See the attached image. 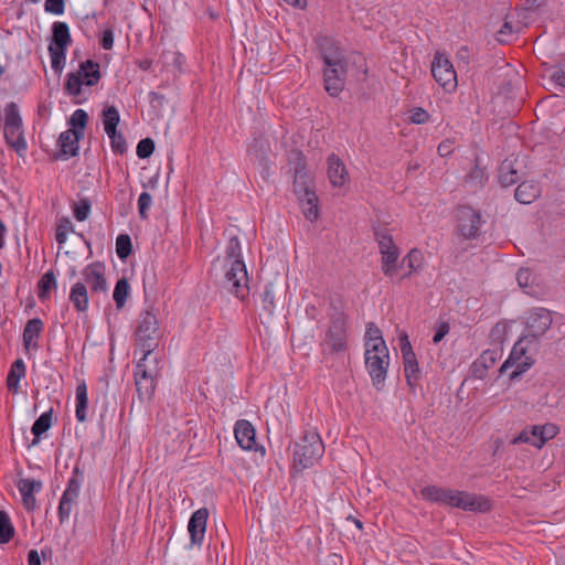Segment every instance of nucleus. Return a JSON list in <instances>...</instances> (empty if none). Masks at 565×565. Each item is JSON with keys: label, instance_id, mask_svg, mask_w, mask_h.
Segmentation results:
<instances>
[{"label": "nucleus", "instance_id": "1", "mask_svg": "<svg viewBox=\"0 0 565 565\" xmlns=\"http://www.w3.org/2000/svg\"><path fill=\"white\" fill-rule=\"evenodd\" d=\"M390 362V350L382 331L376 324L367 323L364 335V363L371 381L377 390L386 380Z\"/></svg>", "mask_w": 565, "mask_h": 565}, {"label": "nucleus", "instance_id": "2", "mask_svg": "<svg viewBox=\"0 0 565 565\" xmlns=\"http://www.w3.org/2000/svg\"><path fill=\"white\" fill-rule=\"evenodd\" d=\"M223 269L225 287L234 296L244 298L248 290V276L246 265L242 258L241 242L236 236L230 237L227 242Z\"/></svg>", "mask_w": 565, "mask_h": 565}, {"label": "nucleus", "instance_id": "3", "mask_svg": "<svg viewBox=\"0 0 565 565\" xmlns=\"http://www.w3.org/2000/svg\"><path fill=\"white\" fill-rule=\"evenodd\" d=\"M420 494L422 498L427 501L467 511L483 512L490 509V503L487 498L465 491L428 486L420 491Z\"/></svg>", "mask_w": 565, "mask_h": 565}, {"label": "nucleus", "instance_id": "4", "mask_svg": "<svg viewBox=\"0 0 565 565\" xmlns=\"http://www.w3.org/2000/svg\"><path fill=\"white\" fill-rule=\"evenodd\" d=\"M324 63V87L331 96H338L344 87L347 64L341 47L333 41L324 39L320 43Z\"/></svg>", "mask_w": 565, "mask_h": 565}, {"label": "nucleus", "instance_id": "5", "mask_svg": "<svg viewBox=\"0 0 565 565\" xmlns=\"http://www.w3.org/2000/svg\"><path fill=\"white\" fill-rule=\"evenodd\" d=\"M100 79V66L90 60L81 62L78 67L66 75L65 92L73 97L77 104L88 99L92 88Z\"/></svg>", "mask_w": 565, "mask_h": 565}, {"label": "nucleus", "instance_id": "6", "mask_svg": "<svg viewBox=\"0 0 565 565\" xmlns=\"http://www.w3.org/2000/svg\"><path fill=\"white\" fill-rule=\"evenodd\" d=\"M158 316L159 310L153 306L147 307L138 316L135 339L142 356L152 358V352L162 337Z\"/></svg>", "mask_w": 565, "mask_h": 565}, {"label": "nucleus", "instance_id": "7", "mask_svg": "<svg viewBox=\"0 0 565 565\" xmlns=\"http://www.w3.org/2000/svg\"><path fill=\"white\" fill-rule=\"evenodd\" d=\"M294 193L306 220L309 222L318 221L320 206L316 184L313 178L303 169L297 170L295 173Z\"/></svg>", "mask_w": 565, "mask_h": 565}, {"label": "nucleus", "instance_id": "8", "mask_svg": "<svg viewBox=\"0 0 565 565\" xmlns=\"http://www.w3.org/2000/svg\"><path fill=\"white\" fill-rule=\"evenodd\" d=\"M88 122V114L84 109H76L67 120L68 128L57 140L60 157L67 160L75 157L79 150V141L84 138Z\"/></svg>", "mask_w": 565, "mask_h": 565}, {"label": "nucleus", "instance_id": "9", "mask_svg": "<svg viewBox=\"0 0 565 565\" xmlns=\"http://www.w3.org/2000/svg\"><path fill=\"white\" fill-rule=\"evenodd\" d=\"M324 454V445L317 431H308L302 439L295 445L292 468L302 471L315 466Z\"/></svg>", "mask_w": 565, "mask_h": 565}, {"label": "nucleus", "instance_id": "10", "mask_svg": "<svg viewBox=\"0 0 565 565\" xmlns=\"http://www.w3.org/2000/svg\"><path fill=\"white\" fill-rule=\"evenodd\" d=\"M53 34L49 43L51 67L56 73H62L66 64V52L71 44L70 28L65 22H54Z\"/></svg>", "mask_w": 565, "mask_h": 565}, {"label": "nucleus", "instance_id": "11", "mask_svg": "<svg viewBox=\"0 0 565 565\" xmlns=\"http://www.w3.org/2000/svg\"><path fill=\"white\" fill-rule=\"evenodd\" d=\"M559 433V427L554 423H545L542 425H530L521 430L513 438L512 444H529L536 449H542L545 444L554 439Z\"/></svg>", "mask_w": 565, "mask_h": 565}, {"label": "nucleus", "instance_id": "12", "mask_svg": "<svg viewBox=\"0 0 565 565\" xmlns=\"http://www.w3.org/2000/svg\"><path fill=\"white\" fill-rule=\"evenodd\" d=\"M158 374L157 359L141 356L135 371V381L139 395L150 398L154 392V377Z\"/></svg>", "mask_w": 565, "mask_h": 565}, {"label": "nucleus", "instance_id": "13", "mask_svg": "<svg viewBox=\"0 0 565 565\" xmlns=\"http://www.w3.org/2000/svg\"><path fill=\"white\" fill-rule=\"evenodd\" d=\"M431 74L435 81L448 93L456 90L458 81L457 73L449 57L437 52L431 63Z\"/></svg>", "mask_w": 565, "mask_h": 565}, {"label": "nucleus", "instance_id": "14", "mask_svg": "<svg viewBox=\"0 0 565 565\" xmlns=\"http://www.w3.org/2000/svg\"><path fill=\"white\" fill-rule=\"evenodd\" d=\"M456 234L459 238L471 241L478 237L481 226V215L470 206H461L456 214Z\"/></svg>", "mask_w": 565, "mask_h": 565}, {"label": "nucleus", "instance_id": "15", "mask_svg": "<svg viewBox=\"0 0 565 565\" xmlns=\"http://www.w3.org/2000/svg\"><path fill=\"white\" fill-rule=\"evenodd\" d=\"M533 364L534 359L527 354V348L523 340H520L513 345L508 360L501 365L500 372L512 370L510 377L513 380L525 373Z\"/></svg>", "mask_w": 565, "mask_h": 565}, {"label": "nucleus", "instance_id": "16", "mask_svg": "<svg viewBox=\"0 0 565 565\" xmlns=\"http://www.w3.org/2000/svg\"><path fill=\"white\" fill-rule=\"evenodd\" d=\"M82 282L90 289L92 296L108 291V282L106 279V267L102 263H92L87 265L81 273Z\"/></svg>", "mask_w": 565, "mask_h": 565}, {"label": "nucleus", "instance_id": "17", "mask_svg": "<svg viewBox=\"0 0 565 565\" xmlns=\"http://www.w3.org/2000/svg\"><path fill=\"white\" fill-rule=\"evenodd\" d=\"M401 353L403 358L404 373L407 384L414 388L420 377V370L416 354L412 348L408 335L403 333L399 338Z\"/></svg>", "mask_w": 565, "mask_h": 565}, {"label": "nucleus", "instance_id": "18", "mask_svg": "<svg viewBox=\"0 0 565 565\" xmlns=\"http://www.w3.org/2000/svg\"><path fill=\"white\" fill-rule=\"evenodd\" d=\"M552 323V312L544 308L532 309L525 319L526 331L532 337L543 335L551 328Z\"/></svg>", "mask_w": 565, "mask_h": 565}, {"label": "nucleus", "instance_id": "19", "mask_svg": "<svg viewBox=\"0 0 565 565\" xmlns=\"http://www.w3.org/2000/svg\"><path fill=\"white\" fill-rule=\"evenodd\" d=\"M326 351L331 353L342 352L347 348V329L343 320L334 321L329 328L323 341Z\"/></svg>", "mask_w": 565, "mask_h": 565}, {"label": "nucleus", "instance_id": "20", "mask_svg": "<svg viewBox=\"0 0 565 565\" xmlns=\"http://www.w3.org/2000/svg\"><path fill=\"white\" fill-rule=\"evenodd\" d=\"M328 179L331 186L339 190H344L350 181L345 164L334 154L328 158Z\"/></svg>", "mask_w": 565, "mask_h": 565}, {"label": "nucleus", "instance_id": "21", "mask_svg": "<svg viewBox=\"0 0 565 565\" xmlns=\"http://www.w3.org/2000/svg\"><path fill=\"white\" fill-rule=\"evenodd\" d=\"M81 492V482L76 479H71L67 483V487L61 498L58 505V516L63 522L67 520L71 515L73 505L78 499Z\"/></svg>", "mask_w": 565, "mask_h": 565}, {"label": "nucleus", "instance_id": "22", "mask_svg": "<svg viewBox=\"0 0 565 565\" xmlns=\"http://www.w3.org/2000/svg\"><path fill=\"white\" fill-rule=\"evenodd\" d=\"M234 435L237 444L244 450H257L256 431L254 426L245 419L235 424Z\"/></svg>", "mask_w": 565, "mask_h": 565}, {"label": "nucleus", "instance_id": "23", "mask_svg": "<svg viewBox=\"0 0 565 565\" xmlns=\"http://www.w3.org/2000/svg\"><path fill=\"white\" fill-rule=\"evenodd\" d=\"M207 516L209 513L206 509H199L191 515L188 524V531L190 533L192 544L200 545L203 542Z\"/></svg>", "mask_w": 565, "mask_h": 565}, {"label": "nucleus", "instance_id": "24", "mask_svg": "<svg viewBox=\"0 0 565 565\" xmlns=\"http://www.w3.org/2000/svg\"><path fill=\"white\" fill-rule=\"evenodd\" d=\"M44 324L39 318L29 320L23 330V347L28 353L35 352L39 349V339L43 332Z\"/></svg>", "mask_w": 565, "mask_h": 565}, {"label": "nucleus", "instance_id": "25", "mask_svg": "<svg viewBox=\"0 0 565 565\" xmlns=\"http://www.w3.org/2000/svg\"><path fill=\"white\" fill-rule=\"evenodd\" d=\"M42 488V483L38 480L25 478L21 479L18 482V490L21 494L23 505L28 510H33L35 508V497L34 492H39Z\"/></svg>", "mask_w": 565, "mask_h": 565}, {"label": "nucleus", "instance_id": "26", "mask_svg": "<svg viewBox=\"0 0 565 565\" xmlns=\"http://www.w3.org/2000/svg\"><path fill=\"white\" fill-rule=\"evenodd\" d=\"M3 136L7 142L22 157L25 154L28 143L23 132V126L20 127H3Z\"/></svg>", "mask_w": 565, "mask_h": 565}, {"label": "nucleus", "instance_id": "27", "mask_svg": "<svg viewBox=\"0 0 565 565\" xmlns=\"http://www.w3.org/2000/svg\"><path fill=\"white\" fill-rule=\"evenodd\" d=\"M70 300L77 311H87L89 307V297L87 287L84 282L77 281L72 286L70 291Z\"/></svg>", "mask_w": 565, "mask_h": 565}, {"label": "nucleus", "instance_id": "28", "mask_svg": "<svg viewBox=\"0 0 565 565\" xmlns=\"http://www.w3.org/2000/svg\"><path fill=\"white\" fill-rule=\"evenodd\" d=\"M424 255L418 249H412L402 260L398 278L409 276L423 266Z\"/></svg>", "mask_w": 565, "mask_h": 565}, {"label": "nucleus", "instance_id": "29", "mask_svg": "<svg viewBox=\"0 0 565 565\" xmlns=\"http://www.w3.org/2000/svg\"><path fill=\"white\" fill-rule=\"evenodd\" d=\"M541 194V189L533 181H525L518 185L515 190V199L522 204H530Z\"/></svg>", "mask_w": 565, "mask_h": 565}, {"label": "nucleus", "instance_id": "30", "mask_svg": "<svg viewBox=\"0 0 565 565\" xmlns=\"http://www.w3.org/2000/svg\"><path fill=\"white\" fill-rule=\"evenodd\" d=\"M26 367L22 360H17L10 369L7 377V386L13 393L17 394L20 390V382L25 377Z\"/></svg>", "mask_w": 565, "mask_h": 565}, {"label": "nucleus", "instance_id": "31", "mask_svg": "<svg viewBox=\"0 0 565 565\" xmlns=\"http://www.w3.org/2000/svg\"><path fill=\"white\" fill-rule=\"evenodd\" d=\"M88 405L87 386L85 382H81L75 391V416L78 422L83 423L86 419V411Z\"/></svg>", "mask_w": 565, "mask_h": 565}, {"label": "nucleus", "instance_id": "32", "mask_svg": "<svg viewBox=\"0 0 565 565\" xmlns=\"http://www.w3.org/2000/svg\"><path fill=\"white\" fill-rule=\"evenodd\" d=\"M398 249L382 254V270L390 278H398L401 265H398Z\"/></svg>", "mask_w": 565, "mask_h": 565}, {"label": "nucleus", "instance_id": "33", "mask_svg": "<svg viewBox=\"0 0 565 565\" xmlns=\"http://www.w3.org/2000/svg\"><path fill=\"white\" fill-rule=\"evenodd\" d=\"M129 296H130L129 282L127 281L126 278L119 279L117 281V284L114 288V292H113V298H114L117 309L120 310L125 307L126 301L129 298Z\"/></svg>", "mask_w": 565, "mask_h": 565}, {"label": "nucleus", "instance_id": "34", "mask_svg": "<svg viewBox=\"0 0 565 565\" xmlns=\"http://www.w3.org/2000/svg\"><path fill=\"white\" fill-rule=\"evenodd\" d=\"M105 132H113L120 122V114L115 106H107L102 114Z\"/></svg>", "mask_w": 565, "mask_h": 565}, {"label": "nucleus", "instance_id": "35", "mask_svg": "<svg viewBox=\"0 0 565 565\" xmlns=\"http://www.w3.org/2000/svg\"><path fill=\"white\" fill-rule=\"evenodd\" d=\"M23 126L22 118L18 106L10 103L6 106L3 111V127H20Z\"/></svg>", "mask_w": 565, "mask_h": 565}, {"label": "nucleus", "instance_id": "36", "mask_svg": "<svg viewBox=\"0 0 565 565\" xmlns=\"http://www.w3.org/2000/svg\"><path fill=\"white\" fill-rule=\"evenodd\" d=\"M52 425V416L50 413H43L33 424L32 434L35 439L33 440V445H36L41 438V436L49 430Z\"/></svg>", "mask_w": 565, "mask_h": 565}, {"label": "nucleus", "instance_id": "37", "mask_svg": "<svg viewBox=\"0 0 565 565\" xmlns=\"http://www.w3.org/2000/svg\"><path fill=\"white\" fill-rule=\"evenodd\" d=\"M14 534V527L8 513L0 510V544L8 543Z\"/></svg>", "mask_w": 565, "mask_h": 565}, {"label": "nucleus", "instance_id": "38", "mask_svg": "<svg viewBox=\"0 0 565 565\" xmlns=\"http://www.w3.org/2000/svg\"><path fill=\"white\" fill-rule=\"evenodd\" d=\"M500 354L498 351L493 350H487L484 351L480 358L475 363L476 369L479 366H482L483 370L477 374L478 377L484 376L486 370L492 365L495 364V362L499 360Z\"/></svg>", "mask_w": 565, "mask_h": 565}, {"label": "nucleus", "instance_id": "39", "mask_svg": "<svg viewBox=\"0 0 565 565\" xmlns=\"http://www.w3.org/2000/svg\"><path fill=\"white\" fill-rule=\"evenodd\" d=\"M516 280L521 288L525 289L527 294L534 292L532 287L535 276L527 268H521L516 273Z\"/></svg>", "mask_w": 565, "mask_h": 565}, {"label": "nucleus", "instance_id": "40", "mask_svg": "<svg viewBox=\"0 0 565 565\" xmlns=\"http://www.w3.org/2000/svg\"><path fill=\"white\" fill-rule=\"evenodd\" d=\"M39 287H40L39 296L41 298L47 297L49 294L52 291V289H54L56 287V278H55L54 274L52 271L45 273L39 282Z\"/></svg>", "mask_w": 565, "mask_h": 565}, {"label": "nucleus", "instance_id": "41", "mask_svg": "<svg viewBox=\"0 0 565 565\" xmlns=\"http://www.w3.org/2000/svg\"><path fill=\"white\" fill-rule=\"evenodd\" d=\"M106 135L110 140V147L115 153L122 154L127 150L126 140L117 129L113 130V132H106Z\"/></svg>", "mask_w": 565, "mask_h": 565}, {"label": "nucleus", "instance_id": "42", "mask_svg": "<svg viewBox=\"0 0 565 565\" xmlns=\"http://www.w3.org/2000/svg\"><path fill=\"white\" fill-rule=\"evenodd\" d=\"M408 120L415 125H424L430 120V115L422 107H414L408 111Z\"/></svg>", "mask_w": 565, "mask_h": 565}, {"label": "nucleus", "instance_id": "43", "mask_svg": "<svg viewBox=\"0 0 565 565\" xmlns=\"http://www.w3.org/2000/svg\"><path fill=\"white\" fill-rule=\"evenodd\" d=\"M152 205V198L148 192H142L138 198V213L142 220L148 218V212Z\"/></svg>", "mask_w": 565, "mask_h": 565}, {"label": "nucleus", "instance_id": "44", "mask_svg": "<svg viewBox=\"0 0 565 565\" xmlns=\"http://www.w3.org/2000/svg\"><path fill=\"white\" fill-rule=\"evenodd\" d=\"M116 252L119 258H126L130 254V238L119 235L116 239Z\"/></svg>", "mask_w": 565, "mask_h": 565}, {"label": "nucleus", "instance_id": "45", "mask_svg": "<svg viewBox=\"0 0 565 565\" xmlns=\"http://www.w3.org/2000/svg\"><path fill=\"white\" fill-rule=\"evenodd\" d=\"M154 150V143L151 139H142L137 145V156L141 159H146L152 154Z\"/></svg>", "mask_w": 565, "mask_h": 565}, {"label": "nucleus", "instance_id": "46", "mask_svg": "<svg viewBox=\"0 0 565 565\" xmlns=\"http://www.w3.org/2000/svg\"><path fill=\"white\" fill-rule=\"evenodd\" d=\"M90 213V204L87 200H82L74 206V215L77 221H85Z\"/></svg>", "mask_w": 565, "mask_h": 565}, {"label": "nucleus", "instance_id": "47", "mask_svg": "<svg viewBox=\"0 0 565 565\" xmlns=\"http://www.w3.org/2000/svg\"><path fill=\"white\" fill-rule=\"evenodd\" d=\"M65 10V0H46L45 11L55 15H61Z\"/></svg>", "mask_w": 565, "mask_h": 565}, {"label": "nucleus", "instance_id": "48", "mask_svg": "<svg viewBox=\"0 0 565 565\" xmlns=\"http://www.w3.org/2000/svg\"><path fill=\"white\" fill-rule=\"evenodd\" d=\"M262 301H263V306L266 310L268 311H273L274 308H275V294H274V290L269 287H266V289L264 290L263 295H262Z\"/></svg>", "mask_w": 565, "mask_h": 565}, {"label": "nucleus", "instance_id": "49", "mask_svg": "<svg viewBox=\"0 0 565 565\" xmlns=\"http://www.w3.org/2000/svg\"><path fill=\"white\" fill-rule=\"evenodd\" d=\"M450 327L447 322H440L436 326L435 332L433 335V342L435 344L439 343L448 333H449Z\"/></svg>", "mask_w": 565, "mask_h": 565}, {"label": "nucleus", "instance_id": "50", "mask_svg": "<svg viewBox=\"0 0 565 565\" xmlns=\"http://www.w3.org/2000/svg\"><path fill=\"white\" fill-rule=\"evenodd\" d=\"M513 35L512 25L508 22H504L502 28L497 32V40L501 43L509 42Z\"/></svg>", "mask_w": 565, "mask_h": 565}, {"label": "nucleus", "instance_id": "51", "mask_svg": "<svg viewBox=\"0 0 565 565\" xmlns=\"http://www.w3.org/2000/svg\"><path fill=\"white\" fill-rule=\"evenodd\" d=\"M379 247H380L381 255L386 253V252L398 249L396 247V245L393 243L392 238L390 236H387V235L380 236V238H379Z\"/></svg>", "mask_w": 565, "mask_h": 565}, {"label": "nucleus", "instance_id": "52", "mask_svg": "<svg viewBox=\"0 0 565 565\" xmlns=\"http://www.w3.org/2000/svg\"><path fill=\"white\" fill-rule=\"evenodd\" d=\"M551 76L557 85L565 87V63L557 66Z\"/></svg>", "mask_w": 565, "mask_h": 565}, {"label": "nucleus", "instance_id": "53", "mask_svg": "<svg viewBox=\"0 0 565 565\" xmlns=\"http://www.w3.org/2000/svg\"><path fill=\"white\" fill-rule=\"evenodd\" d=\"M100 44L103 49L110 50L114 45V33L111 30L103 32Z\"/></svg>", "mask_w": 565, "mask_h": 565}, {"label": "nucleus", "instance_id": "54", "mask_svg": "<svg viewBox=\"0 0 565 565\" xmlns=\"http://www.w3.org/2000/svg\"><path fill=\"white\" fill-rule=\"evenodd\" d=\"M454 150V142L451 140H445L439 143L438 152L441 157L449 156Z\"/></svg>", "mask_w": 565, "mask_h": 565}, {"label": "nucleus", "instance_id": "55", "mask_svg": "<svg viewBox=\"0 0 565 565\" xmlns=\"http://www.w3.org/2000/svg\"><path fill=\"white\" fill-rule=\"evenodd\" d=\"M504 166L501 168V181L503 184L505 185H510L512 183L515 182V172L514 171H511L510 174H504L503 173V170H504Z\"/></svg>", "mask_w": 565, "mask_h": 565}, {"label": "nucleus", "instance_id": "56", "mask_svg": "<svg viewBox=\"0 0 565 565\" xmlns=\"http://www.w3.org/2000/svg\"><path fill=\"white\" fill-rule=\"evenodd\" d=\"M28 565H41V558L35 550H31L28 554Z\"/></svg>", "mask_w": 565, "mask_h": 565}, {"label": "nucleus", "instance_id": "57", "mask_svg": "<svg viewBox=\"0 0 565 565\" xmlns=\"http://www.w3.org/2000/svg\"><path fill=\"white\" fill-rule=\"evenodd\" d=\"M282 2L298 8V9H305L307 7V0H281Z\"/></svg>", "mask_w": 565, "mask_h": 565}, {"label": "nucleus", "instance_id": "58", "mask_svg": "<svg viewBox=\"0 0 565 565\" xmlns=\"http://www.w3.org/2000/svg\"><path fill=\"white\" fill-rule=\"evenodd\" d=\"M56 239L58 243H64L66 241V234L62 231L61 227H58L57 230V233H56Z\"/></svg>", "mask_w": 565, "mask_h": 565}, {"label": "nucleus", "instance_id": "59", "mask_svg": "<svg viewBox=\"0 0 565 565\" xmlns=\"http://www.w3.org/2000/svg\"><path fill=\"white\" fill-rule=\"evenodd\" d=\"M142 70H148L150 67L149 61H142L139 65Z\"/></svg>", "mask_w": 565, "mask_h": 565}, {"label": "nucleus", "instance_id": "60", "mask_svg": "<svg viewBox=\"0 0 565 565\" xmlns=\"http://www.w3.org/2000/svg\"><path fill=\"white\" fill-rule=\"evenodd\" d=\"M4 231H6V227H4L3 223H2V221L0 220V236L3 235Z\"/></svg>", "mask_w": 565, "mask_h": 565}, {"label": "nucleus", "instance_id": "61", "mask_svg": "<svg viewBox=\"0 0 565 565\" xmlns=\"http://www.w3.org/2000/svg\"><path fill=\"white\" fill-rule=\"evenodd\" d=\"M4 68L0 65V77L3 75Z\"/></svg>", "mask_w": 565, "mask_h": 565}]
</instances>
